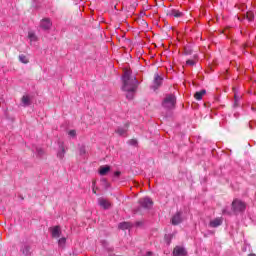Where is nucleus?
Wrapping results in <instances>:
<instances>
[{"instance_id":"33","label":"nucleus","mask_w":256,"mask_h":256,"mask_svg":"<svg viewBox=\"0 0 256 256\" xmlns=\"http://www.w3.org/2000/svg\"><path fill=\"white\" fill-rule=\"evenodd\" d=\"M92 191L95 195H97V191L95 190V182L92 183Z\"/></svg>"},{"instance_id":"34","label":"nucleus","mask_w":256,"mask_h":256,"mask_svg":"<svg viewBox=\"0 0 256 256\" xmlns=\"http://www.w3.org/2000/svg\"><path fill=\"white\" fill-rule=\"evenodd\" d=\"M107 249V251H113V247H109V248H106Z\"/></svg>"},{"instance_id":"19","label":"nucleus","mask_w":256,"mask_h":256,"mask_svg":"<svg viewBox=\"0 0 256 256\" xmlns=\"http://www.w3.org/2000/svg\"><path fill=\"white\" fill-rule=\"evenodd\" d=\"M240 101H241V96L235 94L234 95V104H233L234 109L241 106Z\"/></svg>"},{"instance_id":"20","label":"nucleus","mask_w":256,"mask_h":256,"mask_svg":"<svg viewBox=\"0 0 256 256\" xmlns=\"http://www.w3.org/2000/svg\"><path fill=\"white\" fill-rule=\"evenodd\" d=\"M116 133H118V135L120 137H126L127 136V129L123 128V127H119L118 129H116Z\"/></svg>"},{"instance_id":"2","label":"nucleus","mask_w":256,"mask_h":256,"mask_svg":"<svg viewBox=\"0 0 256 256\" xmlns=\"http://www.w3.org/2000/svg\"><path fill=\"white\" fill-rule=\"evenodd\" d=\"M177 105V97L175 94H166L162 101V107L164 109L171 110Z\"/></svg>"},{"instance_id":"22","label":"nucleus","mask_w":256,"mask_h":256,"mask_svg":"<svg viewBox=\"0 0 256 256\" xmlns=\"http://www.w3.org/2000/svg\"><path fill=\"white\" fill-rule=\"evenodd\" d=\"M33 151H35V153H36V155L38 156V157H43V153H45L44 151H43V148H41V147H35V148H33Z\"/></svg>"},{"instance_id":"15","label":"nucleus","mask_w":256,"mask_h":256,"mask_svg":"<svg viewBox=\"0 0 256 256\" xmlns=\"http://www.w3.org/2000/svg\"><path fill=\"white\" fill-rule=\"evenodd\" d=\"M133 225L129 222H121L118 224V229H121L122 231H125L127 229H131Z\"/></svg>"},{"instance_id":"14","label":"nucleus","mask_w":256,"mask_h":256,"mask_svg":"<svg viewBox=\"0 0 256 256\" xmlns=\"http://www.w3.org/2000/svg\"><path fill=\"white\" fill-rule=\"evenodd\" d=\"M52 237L54 239H59V237H61V229L59 228V226H55L54 228H52Z\"/></svg>"},{"instance_id":"24","label":"nucleus","mask_w":256,"mask_h":256,"mask_svg":"<svg viewBox=\"0 0 256 256\" xmlns=\"http://www.w3.org/2000/svg\"><path fill=\"white\" fill-rule=\"evenodd\" d=\"M19 61H20V63H24L25 65H27V63H29V59H27V56H25L23 54L19 56Z\"/></svg>"},{"instance_id":"27","label":"nucleus","mask_w":256,"mask_h":256,"mask_svg":"<svg viewBox=\"0 0 256 256\" xmlns=\"http://www.w3.org/2000/svg\"><path fill=\"white\" fill-rule=\"evenodd\" d=\"M223 215H233V210H229V207H225L222 210Z\"/></svg>"},{"instance_id":"23","label":"nucleus","mask_w":256,"mask_h":256,"mask_svg":"<svg viewBox=\"0 0 256 256\" xmlns=\"http://www.w3.org/2000/svg\"><path fill=\"white\" fill-rule=\"evenodd\" d=\"M172 239H173V236H171V234H166V235L164 236V241H165V243H166L167 245H171Z\"/></svg>"},{"instance_id":"1","label":"nucleus","mask_w":256,"mask_h":256,"mask_svg":"<svg viewBox=\"0 0 256 256\" xmlns=\"http://www.w3.org/2000/svg\"><path fill=\"white\" fill-rule=\"evenodd\" d=\"M123 86L122 91L126 92V99L130 101L135 97V91H137V85H139V80L136 76H132L131 70H125L122 76Z\"/></svg>"},{"instance_id":"36","label":"nucleus","mask_w":256,"mask_h":256,"mask_svg":"<svg viewBox=\"0 0 256 256\" xmlns=\"http://www.w3.org/2000/svg\"><path fill=\"white\" fill-rule=\"evenodd\" d=\"M248 256H255V254H249Z\"/></svg>"},{"instance_id":"26","label":"nucleus","mask_w":256,"mask_h":256,"mask_svg":"<svg viewBox=\"0 0 256 256\" xmlns=\"http://www.w3.org/2000/svg\"><path fill=\"white\" fill-rule=\"evenodd\" d=\"M28 38L30 39V41H37V35H35V32H29Z\"/></svg>"},{"instance_id":"7","label":"nucleus","mask_w":256,"mask_h":256,"mask_svg":"<svg viewBox=\"0 0 256 256\" xmlns=\"http://www.w3.org/2000/svg\"><path fill=\"white\" fill-rule=\"evenodd\" d=\"M181 215V212H177L176 214L173 215L171 219L172 225H179L180 223H183V217H181Z\"/></svg>"},{"instance_id":"11","label":"nucleus","mask_w":256,"mask_h":256,"mask_svg":"<svg viewBox=\"0 0 256 256\" xmlns=\"http://www.w3.org/2000/svg\"><path fill=\"white\" fill-rule=\"evenodd\" d=\"M65 153H66V150L63 142H59V150L57 152L58 159H63L65 157Z\"/></svg>"},{"instance_id":"32","label":"nucleus","mask_w":256,"mask_h":256,"mask_svg":"<svg viewBox=\"0 0 256 256\" xmlns=\"http://www.w3.org/2000/svg\"><path fill=\"white\" fill-rule=\"evenodd\" d=\"M114 177H121V171L114 172Z\"/></svg>"},{"instance_id":"9","label":"nucleus","mask_w":256,"mask_h":256,"mask_svg":"<svg viewBox=\"0 0 256 256\" xmlns=\"http://www.w3.org/2000/svg\"><path fill=\"white\" fill-rule=\"evenodd\" d=\"M221 225H223V218H215L209 222V227H212L213 229L221 227Z\"/></svg>"},{"instance_id":"25","label":"nucleus","mask_w":256,"mask_h":256,"mask_svg":"<svg viewBox=\"0 0 256 256\" xmlns=\"http://www.w3.org/2000/svg\"><path fill=\"white\" fill-rule=\"evenodd\" d=\"M67 243V238L62 237L58 240L59 247H65V244Z\"/></svg>"},{"instance_id":"30","label":"nucleus","mask_w":256,"mask_h":256,"mask_svg":"<svg viewBox=\"0 0 256 256\" xmlns=\"http://www.w3.org/2000/svg\"><path fill=\"white\" fill-rule=\"evenodd\" d=\"M129 145H132L133 147H135V145H137V140L135 139H131L128 141Z\"/></svg>"},{"instance_id":"4","label":"nucleus","mask_w":256,"mask_h":256,"mask_svg":"<svg viewBox=\"0 0 256 256\" xmlns=\"http://www.w3.org/2000/svg\"><path fill=\"white\" fill-rule=\"evenodd\" d=\"M139 205L143 209H151L153 207V200L149 197L140 198Z\"/></svg>"},{"instance_id":"35","label":"nucleus","mask_w":256,"mask_h":256,"mask_svg":"<svg viewBox=\"0 0 256 256\" xmlns=\"http://www.w3.org/2000/svg\"><path fill=\"white\" fill-rule=\"evenodd\" d=\"M102 181H103L104 183H107V179H102Z\"/></svg>"},{"instance_id":"31","label":"nucleus","mask_w":256,"mask_h":256,"mask_svg":"<svg viewBox=\"0 0 256 256\" xmlns=\"http://www.w3.org/2000/svg\"><path fill=\"white\" fill-rule=\"evenodd\" d=\"M186 65H189L190 67H193V65H195V61H193V60H187V61H186Z\"/></svg>"},{"instance_id":"18","label":"nucleus","mask_w":256,"mask_h":256,"mask_svg":"<svg viewBox=\"0 0 256 256\" xmlns=\"http://www.w3.org/2000/svg\"><path fill=\"white\" fill-rule=\"evenodd\" d=\"M78 150H79L80 157H83L85 159L87 155V149L85 148V145H79Z\"/></svg>"},{"instance_id":"5","label":"nucleus","mask_w":256,"mask_h":256,"mask_svg":"<svg viewBox=\"0 0 256 256\" xmlns=\"http://www.w3.org/2000/svg\"><path fill=\"white\" fill-rule=\"evenodd\" d=\"M161 85H163V77H161L159 74H155L151 89H153L154 91H157V89L161 87Z\"/></svg>"},{"instance_id":"16","label":"nucleus","mask_w":256,"mask_h":256,"mask_svg":"<svg viewBox=\"0 0 256 256\" xmlns=\"http://www.w3.org/2000/svg\"><path fill=\"white\" fill-rule=\"evenodd\" d=\"M111 171V167L110 166H101L99 169V175L105 176L107 173H109Z\"/></svg>"},{"instance_id":"3","label":"nucleus","mask_w":256,"mask_h":256,"mask_svg":"<svg viewBox=\"0 0 256 256\" xmlns=\"http://www.w3.org/2000/svg\"><path fill=\"white\" fill-rule=\"evenodd\" d=\"M247 208V206L245 205V203L239 199H235L232 202V211L235 215H237V213H243V211H245V209Z\"/></svg>"},{"instance_id":"28","label":"nucleus","mask_w":256,"mask_h":256,"mask_svg":"<svg viewBox=\"0 0 256 256\" xmlns=\"http://www.w3.org/2000/svg\"><path fill=\"white\" fill-rule=\"evenodd\" d=\"M246 18L248 21H253V19H255V15H253V12H248L246 14Z\"/></svg>"},{"instance_id":"12","label":"nucleus","mask_w":256,"mask_h":256,"mask_svg":"<svg viewBox=\"0 0 256 256\" xmlns=\"http://www.w3.org/2000/svg\"><path fill=\"white\" fill-rule=\"evenodd\" d=\"M168 17H176L179 19V17H183V12L177 10V9H172L167 13Z\"/></svg>"},{"instance_id":"8","label":"nucleus","mask_w":256,"mask_h":256,"mask_svg":"<svg viewBox=\"0 0 256 256\" xmlns=\"http://www.w3.org/2000/svg\"><path fill=\"white\" fill-rule=\"evenodd\" d=\"M173 255L174 256H186L187 250H185L184 247L176 246L173 250Z\"/></svg>"},{"instance_id":"6","label":"nucleus","mask_w":256,"mask_h":256,"mask_svg":"<svg viewBox=\"0 0 256 256\" xmlns=\"http://www.w3.org/2000/svg\"><path fill=\"white\" fill-rule=\"evenodd\" d=\"M52 25H53V23L51 22V19H49V18H44L40 22V27L44 31H49V29H51Z\"/></svg>"},{"instance_id":"29","label":"nucleus","mask_w":256,"mask_h":256,"mask_svg":"<svg viewBox=\"0 0 256 256\" xmlns=\"http://www.w3.org/2000/svg\"><path fill=\"white\" fill-rule=\"evenodd\" d=\"M68 135H70V137H76L77 132H76L75 130H70V131L68 132Z\"/></svg>"},{"instance_id":"21","label":"nucleus","mask_w":256,"mask_h":256,"mask_svg":"<svg viewBox=\"0 0 256 256\" xmlns=\"http://www.w3.org/2000/svg\"><path fill=\"white\" fill-rule=\"evenodd\" d=\"M22 105L23 107H29V105H31V99L29 98V96L22 97Z\"/></svg>"},{"instance_id":"17","label":"nucleus","mask_w":256,"mask_h":256,"mask_svg":"<svg viewBox=\"0 0 256 256\" xmlns=\"http://www.w3.org/2000/svg\"><path fill=\"white\" fill-rule=\"evenodd\" d=\"M207 91L205 89H202L201 91H198L194 94V97L197 101H201L203 99V95H205Z\"/></svg>"},{"instance_id":"13","label":"nucleus","mask_w":256,"mask_h":256,"mask_svg":"<svg viewBox=\"0 0 256 256\" xmlns=\"http://www.w3.org/2000/svg\"><path fill=\"white\" fill-rule=\"evenodd\" d=\"M98 204L100 207H102V209H109V207H111V202L107 201L105 198H99Z\"/></svg>"},{"instance_id":"10","label":"nucleus","mask_w":256,"mask_h":256,"mask_svg":"<svg viewBox=\"0 0 256 256\" xmlns=\"http://www.w3.org/2000/svg\"><path fill=\"white\" fill-rule=\"evenodd\" d=\"M20 251L24 256H29L31 255V246L27 243H24L21 245Z\"/></svg>"}]
</instances>
